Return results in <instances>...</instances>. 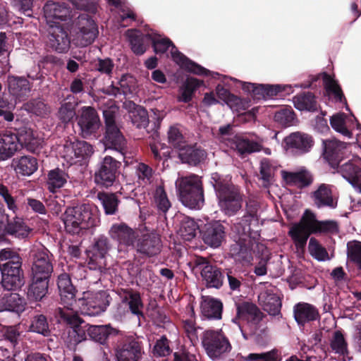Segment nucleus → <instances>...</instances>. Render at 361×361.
<instances>
[{
  "mask_svg": "<svg viewBox=\"0 0 361 361\" xmlns=\"http://www.w3.org/2000/svg\"><path fill=\"white\" fill-rule=\"evenodd\" d=\"M160 243V238L156 233L147 231L141 235L134 247L137 252L152 256L159 252Z\"/></svg>",
  "mask_w": 361,
  "mask_h": 361,
  "instance_id": "4be33fe9",
  "label": "nucleus"
},
{
  "mask_svg": "<svg viewBox=\"0 0 361 361\" xmlns=\"http://www.w3.org/2000/svg\"><path fill=\"white\" fill-rule=\"evenodd\" d=\"M274 120L285 127L293 126L297 123L295 114L290 107L282 108L276 111L274 115Z\"/></svg>",
  "mask_w": 361,
  "mask_h": 361,
  "instance_id": "864d4df0",
  "label": "nucleus"
},
{
  "mask_svg": "<svg viewBox=\"0 0 361 361\" xmlns=\"http://www.w3.org/2000/svg\"><path fill=\"white\" fill-rule=\"evenodd\" d=\"M13 165L16 172L22 176H30L38 168L37 159L31 156H23L13 159Z\"/></svg>",
  "mask_w": 361,
  "mask_h": 361,
  "instance_id": "e433bc0d",
  "label": "nucleus"
},
{
  "mask_svg": "<svg viewBox=\"0 0 361 361\" xmlns=\"http://www.w3.org/2000/svg\"><path fill=\"white\" fill-rule=\"evenodd\" d=\"M66 231L78 234L80 231L94 225L91 211L87 205L68 208L62 216Z\"/></svg>",
  "mask_w": 361,
  "mask_h": 361,
  "instance_id": "423d86ee",
  "label": "nucleus"
},
{
  "mask_svg": "<svg viewBox=\"0 0 361 361\" xmlns=\"http://www.w3.org/2000/svg\"><path fill=\"white\" fill-rule=\"evenodd\" d=\"M128 105L130 109L129 117L132 123L137 128L145 127L147 123V111L142 107L136 106L134 103L128 102L126 106Z\"/></svg>",
  "mask_w": 361,
  "mask_h": 361,
  "instance_id": "de8ad7c7",
  "label": "nucleus"
},
{
  "mask_svg": "<svg viewBox=\"0 0 361 361\" xmlns=\"http://www.w3.org/2000/svg\"><path fill=\"white\" fill-rule=\"evenodd\" d=\"M285 147L295 148L302 152H307L313 145L312 137L307 134L296 132L284 139Z\"/></svg>",
  "mask_w": 361,
  "mask_h": 361,
  "instance_id": "c85d7f7f",
  "label": "nucleus"
},
{
  "mask_svg": "<svg viewBox=\"0 0 361 361\" xmlns=\"http://www.w3.org/2000/svg\"><path fill=\"white\" fill-rule=\"evenodd\" d=\"M201 276L209 287L219 288L223 284L222 274L219 269L211 264H207L203 267Z\"/></svg>",
  "mask_w": 361,
  "mask_h": 361,
  "instance_id": "ea45409f",
  "label": "nucleus"
},
{
  "mask_svg": "<svg viewBox=\"0 0 361 361\" xmlns=\"http://www.w3.org/2000/svg\"><path fill=\"white\" fill-rule=\"evenodd\" d=\"M87 333L92 340L103 344L110 335L116 334L117 331L109 325L87 324Z\"/></svg>",
  "mask_w": 361,
  "mask_h": 361,
  "instance_id": "4c0bfd02",
  "label": "nucleus"
},
{
  "mask_svg": "<svg viewBox=\"0 0 361 361\" xmlns=\"http://www.w3.org/2000/svg\"><path fill=\"white\" fill-rule=\"evenodd\" d=\"M169 142L175 148L180 149L184 147L183 137L177 127L171 126L168 131Z\"/></svg>",
  "mask_w": 361,
  "mask_h": 361,
  "instance_id": "338daca9",
  "label": "nucleus"
},
{
  "mask_svg": "<svg viewBox=\"0 0 361 361\" xmlns=\"http://www.w3.org/2000/svg\"><path fill=\"white\" fill-rule=\"evenodd\" d=\"M179 158L183 163L196 166L204 160L206 152L195 146L185 145L179 149Z\"/></svg>",
  "mask_w": 361,
  "mask_h": 361,
  "instance_id": "72a5a7b5",
  "label": "nucleus"
},
{
  "mask_svg": "<svg viewBox=\"0 0 361 361\" xmlns=\"http://www.w3.org/2000/svg\"><path fill=\"white\" fill-rule=\"evenodd\" d=\"M145 38L152 42L156 54H166L167 56L170 55L173 60L181 68L186 71L198 75L210 76L213 78H216L219 76V73L211 72L188 59L177 50L176 47L169 38L158 35L152 30H150L147 34H145Z\"/></svg>",
  "mask_w": 361,
  "mask_h": 361,
  "instance_id": "f257e3e1",
  "label": "nucleus"
},
{
  "mask_svg": "<svg viewBox=\"0 0 361 361\" xmlns=\"http://www.w3.org/2000/svg\"><path fill=\"white\" fill-rule=\"evenodd\" d=\"M293 313L295 321L300 325L316 320L319 317L318 310L312 305L306 302L296 304L293 307Z\"/></svg>",
  "mask_w": 361,
  "mask_h": 361,
  "instance_id": "cd10ccee",
  "label": "nucleus"
},
{
  "mask_svg": "<svg viewBox=\"0 0 361 361\" xmlns=\"http://www.w3.org/2000/svg\"><path fill=\"white\" fill-rule=\"evenodd\" d=\"M16 137L18 138V147L19 145L31 152H35L42 146L43 138L39 134L32 128L23 126L18 129Z\"/></svg>",
  "mask_w": 361,
  "mask_h": 361,
  "instance_id": "aec40b11",
  "label": "nucleus"
},
{
  "mask_svg": "<svg viewBox=\"0 0 361 361\" xmlns=\"http://www.w3.org/2000/svg\"><path fill=\"white\" fill-rule=\"evenodd\" d=\"M109 250V243L106 238H99L93 247L92 255L90 257V269H101L105 265L104 256Z\"/></svg>",
  "mask_w": 361,
  "mask_h": 361,
  "instance_id": "c756f323",
  "label": "nucleus"
},
{
  "mask_svg": "<svg viewBox=\"0 0 361 361\" xmlns=\"http://www.w3.org/2000/svg\"><path fill=\"white\" fill-rule=\"evenodd\" d=\"M346 116L343 113H337L333 115L330 119L332 128L343 135L350 137L351 133L348 130Z\"/></svg>",
  "mask_w": 361,
  "mask_h": 361,
  "instance_id": "603ef678",
  "label": "nucleus"
},
{
  "mask_svg": "<svg viewBox=\"0 0 361 361\" xmlns=\"http://www.w3.org/2000/svg\"><path fill=\"white\" fill-rule=\"evenodd\" d=\"M119 162L111 157H105L101 166L95 173L94 181L97 185L104 187H109L114 183L117 170L119 167Z\"/></svg>",
  "mask_w": 361,
  "mask_h": 361,
  "instance_id": "dca6fc26",
  "label": "nucleus"
},
{
  "mask_svg": "<svg viewBox=\"0 0 361 361\" xmlns=\"http://www.w3.org/2000/svg\"><path fill=\"white\" fill-rule=\"evenodd\" d=\"M330 346L335 353L345 355L347 353V343L340 331H335L330 342Z\"/></svg>",
  "mask_w": 361,
  "mask_h": 361,
  "instance_id": "bf43d9fd",
  "label": "nucleus"
},
{
  "mask_svg": "<svg viewBox=\"0 0 361 361\" xmlns=\"http://www.w3.org/2000/svg\"><path fill=\"white\" fill-rule=\"evenodd\" d=\"M323 80L328 95L333 97L336 101L342 102L343 99H344L345 103V108L347 110H348V106L346 104L342 90L337 81L333 77L327 75L326 73L324 74Z\"/></svg>",
  "mask_w": 361,
  "mask_h": 361,
  "instance_id": "a18cd8bd",
  "label": "nucleus"
},
{
  "mask_svg": "<svg viewBox=\"0 0 361 361\" xmlns=\"http://www.w3.org/2000/svg\"><path fill=\"white\" fill-rule=\"evenodd\" d=\"M323 147L324 158L333 168H336L348 152L349 145L336 139H331L323 140Z\"/></svg>",
  "mask_w": 361,
  "mask_h": 361,
  "instance_id": "f3484780",
  "label": "nucleus"
},
{
  "mask_svg": "<svg viewBox=\"0 0 361 361\" xmlns=\"http://www.w3.org/2000/svg\"><path fill=\"white\" fill-rule=\"evenodd\" d=\"M59 315L68 324L63 334V339L69 348L86 340L87 324L75 312L59 308Z\"/></svg>",
  "mask_w": 361,
  "mask_h": 361,
  "instance_id": "39448f33",
  "label": "nucleus"
},
{
  "mask_svg": "<svg viewBox=\"0 0 361 361\" xmlns=\"http://www.w3.org/2000/svg\"><path fill=\"white\" fill-rule=\"evenodd\" d=\"M203 84V81L195 78H188L179 88L178 100L182 102H189L192 100L195 90Z\"/></svg>",
  "mask_w": 361,
  "mask_h": 361,
  "instance_id": "79ce46f5",
  "label": "nucleus"
},
{
  "mask_svg": "<svg viewBox=\"0 0 361 361\" xmlns=\"http://www.w3.org/2000/svg\"><path fill=\"white\" fill-rule=\"evenodd\" d=\"M57 284L64 310H73L74 304L76 302L75 300V289L71 283L69 275L66 273L59 275Z\"/></svg>",
  "mask_w": 361,
  "mask_h": 361,
  "instance_id": "6ab92c4d",
  "label": "nucleus"
},
{
  "mask_svg": "<svg viewBox=\"0 0 361 361\" xmlns=\"http://www.w3.org/2000/svg\"><path fill=\"white\" fill-rule=\"evenodd\" d=\"M259 304L269 314L276 315L280 312L281 300L278 290L270 284L264 285L258 295Z\"/></svg>",
  "mask_w": 361,
  "mask_h": 361,
  "instance_id": "2eb2a0df",
  "label": "nucleus"
},
{
  "mask_svg": "<svg viewBox=\"0 0 361 361\" xmlns=\"http://www.w3.org/2000/svg\"><path fill=\"white\" fill-rule=\"evenodd\" d=\"M180 218L178 234L185 240H192L196 235L198 228L196 222L188 216H180Z\"/></svg>",
  "mask_w": 361,
  "mask_h": 361,
  "instance_id": "37998d69",
  "label": "nucleus"
},
{
  "mask_svg": "<svg viewBox=\"0 0 361 361\" xmlns=\"http://www.w3.org/2000/svg\"><path fill=\"white\" fill-rule=\"evenodd\" d=\"M98 34L94 21L85 16H80L78 20V31L73 38L76 46L86 47L92 44Z\"/></svg>",
  "mask_w": 361,
  "mask_h": 361,
  "instance_id": "ddd939ff",
  "label": "nucleus"
},
{
  "mask_svg": "<svg viewBox=\"0 0 361 361\" xmlns=\"http://www.w3.org/2000/svg\"><path fill=\"white\" fill-rule=\"evenodd\" d=\"M176 188L183 205L194 209H200L204 204L201 177L192 174L179 177L176 180Z\"/></svg>",
  "mask_w": 361,
  "mask_h": 361,
  "instance_id": "20e7f679",
  "label": "nucleus"
},
{
  "mask_svg": "<svg viewBox=\"0 0 361 361\" xmlns=\"http://www.w3.org/2000/svg\"><path fill=\"white\" fill-rule=\"evenodd\" d=\"M48 279H33L28 290V295L36 300L43 298L47 293Z\"/></svg>",
  "mask_w": 361,
  "mask_h": 361,
  "instance_id": "09e8293b",
  "label": "nucleus"
},
{
  "mask_svg": "<svg viewBox=\"0 0 361 361\" xmlns=\"http://www.w3.org/2000/svg\"><path fill=\"white\" fill-rule=\"evenodd\" d=\"M108 305L109 300L106 291L87 290L83 292L82 296L76 300L74 310L71 312L75 313L78 307L82 314L96 316L104 312Z\"/></svg>",
  "mask_w": 361,
  "mask_h": 361,
  "instance_id": "0eeeda50",
  "label": "nucleus"
},
{
  "mask_svg": "<svg viewBox=\"0 0 361 361\" xmlns=\"http://www.w3.org/2000/svg\"><path fill=\"white\" fill-rule=\"evenodd\" d=\"M319 221L316 219L314 214L307 210L299 224L293 225L289 231V234L298 247H303L311 233L317 232Z\"/></svg>",
  "mask_w": 361,
  "mask_h": 361,
  "instance_id": "1a4fd4ad",
  "label": "nucleus"
},
{
  "mask_svg": "<svg viewBox=\"0 0 361 361\" xmlns=\"http://www.w3.org/2000/svg\"><path fill=\"white\" fill-rule=\"evenodd\" d=\"M18 149V138L15 134H0V161L11 157Z\"/></svg>",
  "mask_w": 361,
  "mask_h": 361,
  "instance_id": "2f4dec72",
  "label": "nucleus"
},
{
  "mask_svg": "<svg viewBox=\"0 0 361 361\" xmlns=\"http://www.w3.org/2000/svg\"><path fill=\"white\" fill-rule=\"evenodd\" d=\"M336 167L337 172L351 184L355 190L361 193V159L350 160Z\"/></svg>",
  "mask_w": 361,
  "mask_h": 361,
  "instance_id": "a211bd4d",
  "label": "nucleus"
},
{
  "mask_svg": "<svg viewBox=\"0 0 361 361\" xmlns=\"http://www.w3.org/2000/svg\"><path fill=\"white\" fill-rule=\"evenodd\" d=\"M242 89L248 93H250L254 99H267L265 94L266 90L264 85H257L255 83L245 82L243 81H237Z\"/></svg>",
  "mask_w": 361,
  "mask_h": 361,
  "instance_id": "6e6d98bb",
  "label": "nucleus"
},
{
  "mask_svg": "<svg viewBox=\"0 0 361 361\" xmlns=\"http://www.w3.org/2000/svg\"><path fill=\"white\" fill-rule=\"evenodd\" d=\"M24 300L17 293H7L0 298V312H20L24 310Z\"/></svg>",
  "mask_w": 361,
  "mask_h": 361,
  "instance_id": "a19ab883",
  "label": "nucleus"
},
{
  "mask_svg": "<svg viewBox=\"0 0 361 361\" xmlns=\"http://www.w3.org/2000/svg\"><path fill=\"white\" fill-rule=\"evenodd\" d=\"M293 102L295 107L300 111H313L317 108L314 97L310 92L295 96Z\"/></svg>",
  "mask_w": 361,
  "mask_h": 361,
  "instance_id": "49530a36",
  "label": "nucleus"
},
{
  "mask_svg": "<svg viewBox=\"0 0 361 361\" xmlns=\"http://www.w3.org/2000/svg\"><path fill=\"white\" fill-rule=\"evenodd\" d=\"M122 300L128 302L131 312L137 316L142 315V309L143 304L141 300L140 295L137 292L127 290L124 292Z\"/></svg>",
  "mask_w": 361,
  "mask_h": 361,
  "instance_id": "3c124183",
  "label": "nucleus"
},
{
  "mask_svg": "<svg viewBox=\"0 0 361 361\" xmlns=\"http://www.w3.org/2000/svg\"><path fill=\"white\" fill-rule=\"evenodd\" d=\"M68 178V174L61 169H56L50 171L47 178L49 190L53 193L55 192L66 183Z\"/></svg>",
  "mask_w": 361,
  "mask_h": 361,
  "instance_id": "c03bdc74",
  "label": "nucleus"
},
{
  "mask_svg": "<svg viewBox=\"0 0 361 361\" xmlns=\"http://www.w3.org/2000/svg\"><path fill=\"white\" fill-rule=\"evenodd\" d=\"M75 116V108L70 102L62 104L57 114L59 119L63 123H68L71 121Z\"/></svg>",
  "mask_w": 361,
  "mask_h": 361,
  "instance_id": "69168bd1",
  "label": "nucleus"
},
{
  "mask_svg": "<svg viewBox=\"0 0 361 361\" xmlns=\"http://www.w3.org/2000/svg\"><path fill=\"white\" fill-rule=\"evenodd\" d=\"M97 197L101 202L106 214H113L116 212L118 201L114 194L99 192L97 195Z\"/></svg>",
  "mask_w": 361,
  "mask_h": 361,
  "instance_id": "5fc2aeb1",
  "label": "nucleus"
},
{
  "mask_svg": "<svg viewBox=\"0 0 361 361\" xmlns=\"http://www.w3.org/2000/svg\"><path fill=\"white\" fill-rule=\"evenodd\" d=\"M8 222L4 227V232L8 235H14L18 238H25L29 236L32 231L24 221L19 217H14L13 220L8 221V216H3Z\"/></svg>",
  "mask_w": 361,
  "mask_h": 361,
  "instance_id": "7c9ffc66",
  "label": "nucleus"
},
{
  "mask_svg": "<svg viewBox=\"0 0 361 361\" xmlns=\"http://www.w3.org/2000/svg\"><path fill=\"white\" fill-rule=\"evenodd\" d=\"M49 27V43L51 47L59 53L66 52L71 45V40L67 32L61 25Z\"/></svg>",
  "mask_w": 361,
  "mask_h": 361,
  "instance_id": "5701e85b",
  "label": "nucleus"
},
{
  "mask_svg": "<svg viewBox=\"0 0 361 361\" xmlns=\"http://www.w3.org/2000/svg\"><path fill=\"white\" fill-rule=\"evenodd\" d=\"M141 355L138 342L133 340L123 345L117 352L116 357L118 361H139Z\"/></svg>",
  "mask_w": 361,
  "mask_h": 361,
  "instance_id": "c9c22d12",
  "label": "nucleus"
},
{
  "mask_svg": "<svg viewBox=\"0 0 361 361\" xmlns=\"http://www.w3.org/2000/svg\"><path fill=\"white\" fill-rule=\"evenodd\" d=\"M126 37H128L133 51L137 54L141 55L146 51L144 45L143 40L145 35H143L140 31L136 30H128L126 32Z\"/></svg>",
  "mask_w": 361,
  "mask_h": 361,
  "instance_id": "8fccbe9b",
  "label": "nucleus"
},
{
  "mask_svg": "<svg viewBox=\"0 0 361 361\" xmlns=\"http://www.w3.org/2000/svg\"><path fill=\"white\" fill-rule=\"evenodd\" d=\"M309 252L310 255L319 261H326L329 259L328 252L317 240L310 238L309 242Z\"/></svg>",
  "mask_w": 361,
  "mask_h": 361,
  "instance_id": "052dcab7",
  "label": "nucleus"
},
{
  "mask_svg": "<svg viewBox=\"0 0 361 361\" xmlns=\"http://www.w3.org/2000/svg\"><path fill=\"white\" fill-rule=\"evenodd\" d=\"M78 124L83 137L95 133L100 127V121L96 111L90 106H84L80 110Z\"/></svg>",
  "mask_w": 361,
  "mask_h": 361,
  "instance_id": "4468645a",
  "label": "nucleus"
},
{
  "mask_svg": "<svg viewBox=\"0 0 361 361\" xmlns=\"http://www.w3.org/2000/svg\"><path fill=\"white\" fill-rule=\"evenodd\" d=\"M333 185L326 183L318 185L312 194L313 202L317 207L335 208L336 207L337 202L333 195Z\"/></svg>",
  "mask_w": 361,
  "mask_h": 361,
  "instance_id": "393cba45",
  "label": "nucleus"
},
{
  "mask_svg": "<svg viewBox=\"0 0 361 361\" xmlns=\"http://www.w3.org/2000/svg\"><path fill=\"white\" fill-rule=\"evenodd\" d=\"M31 255L32 257V276L33 279H49L53 270L49 251L40 245L34 247L31 251Z\"/></svg>",
  "mask_w": 361,
  "mask_h": 361,
  "instance_id": "f8f14e48",
  "label": "nucleus"
},
{
  "mask_svg": "<svg viewBox=\"0 0 361 361\" xmlns=\"http://www.w3.org/2000/svg\"><path fill=\"white\" fill-rule=\"evenodd\" d=\"M281 176L287 184L299 188L307 186L312 181L310 173L305 169L295 172L282 171Z\"/></svg>",
  "mask_w": 361,
  "mask_h": 361,
  "instance_id": "f704fd0d",
  "label": "nucleus"
},
{
  "mask_svg": "<svg viewBox=\"0 0 361 361\" xmlns=\"http://www.w3.org/2000/svg\"><path fill=\"white\" fill-rule=\"evenodd\" d=\"M44 17L47 23L50 25H60L59 21L70 16V9L65 4L49 1L44 6Z\"/></svg>",
  "mask_w": 361,
  "mask_h": 361,
  "instance_id": "b1692460",
  "label": "nucleus"
},
{
  "mask_svg": "<svg viewBox=\"0 0 361 361\" xmlns=\"http://www.w3.org/2000/svg\"><path fill=\"white\" fill-rule=\"evenodd\" d=\"M274 170V166L269 159H264L261 161L260 174L265 187H267L271 182Z\"/></svg>",
  "mask_w": 361,
  "mask_h": 361,
  "instance_id": "0e129e2a",
  "label": "nucleus"
},
{
  "mask_svg": "<svg viewBox=\"0 0 361 361\" xmlns=\"http://www.w3.org/2000/svg\"><path fill=\"white\" fill-rule=\"evenodd\" d=\"M154 202L161 211L166 212L171 207L167 195L162 187H158L154 193Z\"/></svg>",
  "mask_w": 361,
  "mask_h": 361,
  "instance_id": "774afa93",
  "label": "nucleus"
},
{
  "mask_svg": "<svg viewBox=\"0 0 361 361\" xmlns=\"http://www.w3.org/2000/svg\"><path fill=\"white\" fill-rule=\"evenodd\" d=\"M136 174L140 185H145L151 183L152 170L143 163H138L135 166Z\"/></svg>",
  "mask_w": 361,
  "mask_h": 361,
  "instance_id": "e2e57ef3",
  "label": "nucleus"
},
{
  "mask_svg": "<svg viewBox=\"0 0 361 361\" xmlns=\"http://www.w3.org/2000/svg\"><path fill=\"white\" fill-rule=\"evenodd\" d=\"M200 307L204 317L215 319L221 318L223 305L220 300L208 296L202 297Z\"/></svg>",
  "mask_w": 361,
  "mask_h": 361,
  "instance_id": "473e14b6",
  "label": "nucleus"
},
{
  "mask_svg": "<svg viewBox=\"0 0 361 361\" xmlns=\"http://www.w3.org/2000/svg\"><path fill=\"white\" fill-rule=\"evenodd\" d=\"M211 178L221 211L227 216L235 215L243 203V195L239 188L217 173H212Z\"/></svg>",
  "mask_w": 361,
  "mask_h": 361,
  "instance_id": "f03ea898",
  "label": "nucleus"
},
{
  "mask_svg": "<svg viewBox=\"0 0 361 361\" xmlns=\"http://www.w3.org/2000/svg\"><path fill=\"white\" fill-rule=\"evenodd\" d=\"M245 361H281V357L276 349L261 353H250L244 358Z\"/></svg>",
  "mask_w": 361,
  "mask_h": 361,
  "instance_id": "4d7b16f0",
  "label": "nucleus"
},
{
  "mask_svg": "<svg viewBox=\"0 0 361 361\" xmlns=\"http://www.w3.org/2000/svg\"><path fill=\"white\" fill-rule=\"evenodd\" d=\"M348 259L361 270V242L351 241L347 245Z\"/></svg>",
  "mask_w": 361,
  "mask_h": 361,
  "instance_id": "13d9d810",
  "label": "nucleus"
},
{
  "mask_svg": "<svg viewBox=\"0 0 361 361\" xmlns=\"http://www.w3.org/2000/svg\"><path fill=\"white\" fill-rule=\"evenodd\" d=\"M226 145L236 151L239 154L243 155L261 150L259 143L251 141L240 135H234L228 140Z\"/></svg>",
  "mask_w": 361,
  "mask_h": 361,
  "instance_id": "bb28decb",
  "label": "nucleus"
},
{
  "mask_svg": "<svg viewBox=\"0 0 361 361\" xmlns=\"http://www.w3.org/2000/svg\"><path fill=\"white\" fill-rule=\"evenodd\" d=\"M30 328L32 331L44 336H47L49 333L47 319L42 314L37 315L32 319Z\"/></svg>",
  "mask_w": 361,
  "mask_h": 361,
  "instance_id": "680f3d73",
  "label": "nucleus"
},
{
  "mask_svg": "<svg viewBox=\"0 0 361 361\" xmlns=\"http://www.w3.org/2000/svg\"><path fill=\"white\" fill-rule=\"evenodd\" d=\"M202 345L212 360L219 358L222 355L231 350V345L221 329H209L204 332L202 338Z\"/></svg>",
  "mask_w": 361,
  "mask_h": 361,
  "instance_id": "6e6552de",
  "label": "nucleus"
},
{
  "mask_svg": "<svg viewBox=\"0 0 361 361\" xmlns=\"http://www.w3.org/2000/svg\"><path fill=\"white\" fill-rule=\"evenodd\" d=\"M201 233L205 244L217 247L224 238V227L219 221L209 222L204 226Z\"/></svg>",
  "mask_w": 361,
  "mask_h": 361,
  "instance_id": "412c9836",
  "label": "nucleus"
},
{
  "mask_svg": "<svg viewBox=\"0 0 361 361\" xmlns=\"http://www.w3.org/2000/svg\"><path fill=\"white\" fill-rule=\"evenodd\" d=\"M8 85L11 94L18 99L25 96L30 90L29 81L22 77L9 76Z\"/></svg>",
  "mask_w": 361,
  "mask_h": 361,
  "instance_id": "58836bf2",
  "label": "nucleus"
},
{
  "mask_svg": "<svg viewBox=\"0 0 361 361\" xmlns=\"http://www.w3.org/2000/svg\"><path fill=\"white\" fill-rule=\"evenodd\" d=\"M92 146L85 141H66L60 150L61 156L69 164H76L91 156Z\"/></svg>",
  "mask_w": 361,
  "mask_h": 361,
  "instance_id": "9b49d317",
  "label": "nucleus"
},
{
  "mask_svg": "<svg viewBox=\"0 0 361 361\" xmlns=\"http://www.w3.org/2000/svg\"><path fill=\"white\" fill-rule=\"evenodd\" d=\"M111 237L117 240L119 246L134 247L135 231L125 224H115L109 230Z\"/></svg>",
  "mask_w": 361,
  "mask_h": 361,
  "instance_id": "a878e982",
  "label": "nucleus"
},
{
  "mask_svg": "<svg viewBox=\"0 0 361 361\" xmlns=\"http://www.w3.org/2000/svg\"><path fill=\"white\" fill-rule=\"evenodd\" d=\"M116 108L112 107L103 111L106 123L105 145L110 148L124 154L126 140L115 123Z\"/></svg>",
  "mask_w": 361,
  "mask_h": 361,
  "instance_id": "9d476101",
  "label": "nucleus"
},
{
  "mask_svg": "<svg viewBox=\"0 0 361 361\" xmlns=\"http://www.w3.org/2000/svg\"><path fill=\"white\" fill-rule=\"evenodd\" d=\"M22 259L19 253L11 248L0 250L1 285L8 290L20 288L23 284Z\"/></svg>",
  "mask_w": 361,
  "mask_h": 361,
  "instance_id": "7ed1b4c3",
  "label": "nucleus"
}]
</instances>
